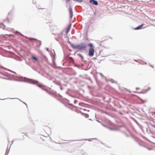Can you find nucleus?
<instances>
[{"label": "nucleus", "instance_id": "13", "mask_svg": "<svg viewBox=\"0 0 155 155\" xmlns=\"http://www.w3.org/2000/svg\"><path fill=\"white\" fill-rule=\"evenodd\" d=\"M150 89V87H148V90H147V91L148 90H149Z\"/></svg>", "mask_w": 155, "mask_h": 155}, {"label": "nucleus", "instance_id": "1", "mask_svg": "<svg viewBox=\"0 0 155 155\" xmlns=\"http://www.w3.org/2000/svg\"><path fill=\"white\" fill-rule=\"evenodd\" d=\"M71 46L74 49H78L80 50L85 51L87 48L86 45L84 43H81L79 45L72 44Z\"/></svg>", "mask_w": 155, "mask_h": 155}, {"label": "nucleus", "instance_id": "11", "mask_svg": "<svg viewBox=\"0 0 155 155\" xmlns=\"http://www.w3.org/2000/svg\"><path fill=\"white\" fill-rule=\"evenodd\" d=\"M37 84L39 87H40V88H41L42 87V86H43L41 84Z\"/></svg>", "mask_w": 155, "mask_h": 155}, {"label": "nucleus", "instance_id": "5", "mask_svg": "<svg viewBox=\"0 0 155 155\" xmlns=\"http://www.w3.org/2000/svg\"><path fill=\"white\" fill-rule=\"evenodd\" d=\"M69 12L71 16V18L73 16V12L71 8V7L69 8Z\"/></svg>", "mask_w": 155, "mask_h": 155}, {"label": "nucleus", "instance_id": "12", "mask_svg": "<svg viewBox=\"0 0 155 155\" xmlns=\"http://www.w3.org/2000/svg\"><path fill=\"white\" fill-rule=\"evenodd\" d=\"M79 56L80 57H81V58H82V59H83V56H82L81 55V54H79Z\"/></svg>", "mask_w": 155, "mask_h": 155}, {"label": "nucleus", "instance_id": "4", "mask_svg": "<svg viewBox=\"0 0 155 155\" xmlns=\"http://www.w3.org/2000/svg\"><path fill=\"white\" fill-rule=\"evenodd\" d=\"M71 25H68V27L66 28V33L67 34L70 31L71 28Z\"/></svg>", "mask_w": 155, "mask_h": 155}, {"label": "nucleus", "instance_id": "3", "mask_svg": "<svg viewBox=\"0 0 155 155\" xmlns=\"http://www.w3.org/2000/svg\"><path fill=\"white\" fill-rule=\"evenodd\" d=\"M89 2L91 4L95 5H97L98 4V2L97 1H89Z\"/></svg>", "mask_w": 155, "mask_h": 155}, {"label": "nucleus", "instance_id": "2", "mask_svg": "<svg viewBox=\"0 0 155 155\" xmlns=\"http://www.w3.org/2000/svg\"><path fill=\"white\" fill-rule=\"evenodd\" d=\"M87 46L90 47L88 53L89 55L90 56H93L94 52L93 45L92 44L90 43L88 44Z\"/></svg>", "mask_w": 155, "mask_h": 155}, {"label": "nucleus", "instance_id": "14", "mask_svg": "<svg viewBox=\"0 0 155 155\" xmlns=\"http://www.w3.org/2000/svg\"><path fill=\"white\" fill-rule=\"evenodd\" d=\"M78 1V2H81L82 1L79 0V1Z\"/></svg>", "mask_w": 155, "mask_h": 155}, {"label": "nucleus", "instance_id": "10", "mask_svg": "<svg viewBox=\"0 0 155 155\" xmlns=\"http://www.w3.org/2000/svg\"><path fill=\"white\" fill-rule=\"evenodd\" d=\"M32 58L34 60H36V61H38V58L36 57H32Z\"/></svg>", "mask_w": 155, "mask_h": 155}, {"label": "nucleus", "instance_id": "6", "mask_svg": "<svg viewBox=\"0 0 155 155\" xmlns=\"http://www.w3.org/2000/svg\"><path fill=\"white\" fill-rule=\"evenodd\" d=\"M144 25V24H143L137 27V28H135L134 29L135 30H138L140 29L141 28V27L143 26Z\"/></svg>", "mask_w": 155, "mask_h": 155}, {"label": "nucleus", "instance_id": "7", "mask_svg": "<svg viewBox=\"0 0 155 155\" xmlns=\"http://www.w3.org/2000/svg\"><path fill=\"white\" fill-rule=\"evenodd\" d=\"M31 82L35 84H37L38 83V81L35 80H32Z\"/></svg>", "mask_w": 155, "mask_h": 155}, {"label": "nucleus", "instance_id": "8", "mask_svg": "<svg viewBox=\"0 0 155 155\" xmlns=\"http://www.w3.org/2000/svg\"><path fill=\"white\" fill-rule=\"evenodd\" d=\"M41 89H42L43 90L46 91H48V90L47 89H46L45 88V87L44 86H42V87H41Z\"/></svg>", "mask_w": 155, "mask_h": 155}, {"label": "nucleus", "instance_id": "9", "mask_svg": "<svg viewBox=\"0 0 155 155\" xmlns=\"http://www.w3.org/2000/svg\"><path fill=\"white\" fill-rule=\"evenodd\" d=\"M83 115L84 117L86 118H88L89 117V115L87 114H84Z\"/></svg>", "mask_w": 155, "mask_h": 155}]
</instances>
